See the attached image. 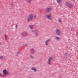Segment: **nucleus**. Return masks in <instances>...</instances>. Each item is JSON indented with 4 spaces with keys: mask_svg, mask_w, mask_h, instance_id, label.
<instances>
[{
    "mask_svg": "<svg viewBox=\"0 0 78 78\" xmlns=\"http://www.w3.org/2000/svg\"><path fill=\"white\" fill-rule=\"evenodd\" d=\"M34 17L35 19H37V16H36V15H34Z\"/></svg>",
    "mask_w": 78,
    "mask_h": 78,
    "instance_id": "nucleus-25",
    "label": "nucleus"
},
{
    "mask_svg": "<svg viewBox=\"0 0 78 78\" xmlns=\"http://www.w3.org/2000/svg\"><path fill=\"white\" fill-rule=\"evenodd\" d=\"M29 28L30 29V30H33L34 28L33 27V25H30L29 26Z\"/></svg>",
    "mask_w": 78,
    "mask_h": 78,
    "instance_id": "nucleus-12",
    "label": "nucleus"
},
{
    "mask_svg": "<svg viewBox=\"0 0 78 78\" xmlns=\"http://www.w3.org/2000/svg\"><path fill=\"white\" fill-rule=\"evenodd\" d=\"M31 31H32V32H33V33H34L35 30H34L32 29Z\"/></svg>",
    "mask_w": 78,
    "mask_h": 78,
    "instance_id": "nucleus-27",
    "label": "nucleus"
},
{
    "mask_svg": "<svg viewBox=\"0 0 78 78\" xmlns=\"http://www.w3.org/2000/svg\"><path fill=\"white\" fill-rule=\"evenodd\" d=\"M68 56H69V54L67 53H65L64 54L63 56L64 58H67Z\"/></svg>",
    "mask_w": 78,
    "mask_h": 78,
    "instance_id": "nucleus-11",
    "label": "nucleus"
},
{
    "mask_svg": "<svg viewBox=\"0 0 78 78\" xmlns=\"http://www.w3.org/2000/svg\"><path fill=\"white\" fill-rule=\"evenodd\" d=\"M4 37L5 38V41H7V36H6V35H4Z\"/></svg>",
    "mask_w": 78,
    "mask_h": 78,
    "instance_id": "nucleus-16",
    "label": "nucleus"
},
{
    "mask_svg": "<svg viewBox=\"0 0 78 78\" xmlns=\"http://www.w3.org/2000/svg\"><path fill=\"white\" fill-rule=\"evenodd\" d=\"M55 32L57 35H60L61 34V31L58 29H57L55 30Z\"/></svg>",
    "mask_w": 78,
    "mask_h": 78,
    "instance_id": "nucleus-5",
    "label": "nucleus"
},
{
    "mask_svg": "<svg viewBox=\"0 0 78 78\" xmlns=\"http://www.w3.org/2000/svg\"><path fill=\"white\" fill-rule=\"evenodd\" d=\"M37 32H38V30H35L34 31V33H37Z\"/></svg>",
    "mask_w": 78,
    "mask_h": 78,
    "instance_id": "nucleus-23",
    "label": "nucleus"
},
{
    "mask_svg": "<svg viewBox=\"0 0 78 78\" xmlns=\"http://www.w3.org/2000/svg\"><path fill=\"white\" fill-rule=\"evenodd\" d=\"M0 76H2V77H5L3 75H2L1 73H0Z\"/></svg>",
    "mask_w": 78,
    "mask_h": 78,
    "instance_id": "nucleus-22",
    "label": "nucleus"
},
{
    "mask_svg": "<svg viewBox=\"0 0 78 78\" xmlns=\"http://www.w3.org/2000/svg\"><path fill=\"white\" fill-rule=\"evenodd\" d=\"M2 72L3 74V75L4 77L6 76L8 74H9V73L8 71L6 69L3 70Z\"/></svg>",
    "mask_w": 78,
    "mask_h": 78,
    "instance_id": "nucleus-2",
    "label": "nucleus"
},
{
    "mask_svg": "<svg viewBox=\"0 0 78 78\" xmlns=\"http://www.w3.org/2000/svg\"><path fill=\"white\" fill-rule=\"evenodd\" d=\"M55 39H57V40H58V41L61 39V38H60L58 37H56Z\"/></svg>",
    "mask_w": 78,
    "mask_h": 78,
    "instance_id": "nucleus-15",
    "label": "nucleus"
},
{
    "mask_svg": "<svg viewBox=\"0 0 78 78\" xmlns=\"http://www.w3.org/2000/svg\"><path fill=\"white\" fill-rule=\"evenodd\" d=\"M33 19V14H30L27 17V22H30Z\"/></svg>",
    "mask_w": 78,
    "mask_h": 78,
    "instance_id": "nucleus-1",
    "label": "nucleus"
},
{
    "mask_svg": "<svg viewBox=\"0 0 78 78\" xmlns=\"http://www.w3.org/2000/svg\"><path fill=\"white\" fill-rule=\"evenodd\" d=\"M76 34L77 36H78V32H77L76 33Z\"/></svg>",
    "mask_w": 78,
    "mask_h": 78,
    "instance_id": "nucleus-31",
    "label": "nucleus"
},
{
    "mask_svg": "<svg viewBox=\"0 0 78 78\" xmlns=\"http://www.w3.org/2000/svg\"><path fill=\"white\" fill-rule=\"evenodd\" d=\"M47 17L49 20H51L53 19V17L51 16V15H48L47 16Z\"/></svg>",
    "mask_w": 78,
    "mask_h": 78,
    "instance_id": "nucleus-7",
    "label": "nucleus"
},
{
    "mask_svg": "<svg viewBox=\"0 0 78 78\" xmlns=\"http://www.w3.org/2000/svg\"><path fill=\"white\" fill-rule=\"evenodd\" d=\"M32 0H27V2L29 3H31V2Z\"/></svg>",
    "mask_w": 78,
    "mask_h": 78,
    "instance_id": "nucleus-20",
    "label": "nucleus"
},
{
    "mask_svg": "<svg viewBox=\"0 0 78 78\" xmlns=\"http://www.w3.org/2000/svg\"><path fill=\"white\" fill-rule=\"evenodd\" d=\"M17 25H16V28L17 29Z\"/></svg>",
    "mask_w": 78,
    "mask_h": 78,
    "instance_id": "nucleus-30",
    "label": "nucleus"
},
{
    "mask_svg": "<svg viewBox=\"0 0 78 78\" xmlns=\"http://www.w3.org/2000/svg\"><path fill=\"white\" fill-rule=\"evenodd\" d=\"M62 0H57V3L58 4L59 6H61V4L62 3Z\"/></svg>",
    "mask_w": 78,
    "mask_h": 78,
    "instance_id": "nucleus-9",
    "label": "nucleus"
},
{
    "mask_svg": "<svg viewBox=\"0 0 78 78\" xmlns=\"http://www.w3.org/2000/svg\"><path fill=\"white\" fill-rule=\"evenodd\" d=\"M19 54H20V51H18L16 53V56H17Z\"/></svg>",
    "mask_w": 78,
    "mask_h": 78,
    "instance_id": "nucleus-18",
    "label": "nucleus"
},
{
    "mask_svg": "<svg viewBox=\"0 0 78 78\" xmlns=\"http://www.w3.org/2000/svg\"><path fill=\"white\" fill-rule=\"evenodd\" d=\"M69 7L70 9L72 8V7H73V4H69Z\"/></svg>",
    "mask_w": 78,
    "mask_h": 78,
    "instance_id": "nucleus-14",
    "label": "nucleus"
},
{
    "mask_svg": "<svg viewBox=\"0 0 78 78\" xmlns=\"http://www.w3.org/2000/svg\"><path fill=\"white\" fill-rule=\"evenodd\" d=\"M52 8L51 7H49L46 9L45 12H49L50 11H52Z\"/></svg>",
    "mask_w": 78,
    "mask_h": 78,
    "instance_id": "nucleus-4",
    "label": "nucleus"
},
{
    "mask_svg": "<svg viewBox=\"0 0 78 78\" xmlns=\"http://www.w3.org/2000/svg\"><path fill=\"white\" fill-rule=\"evenodd\" d=\"M21 34L22 36H27L28 35V34L27 32H23L21 33Z\"/></svg>",
    "mask_w": 78,
    "mask_h": 78,
    "instance_id": "nucleus-8",
    "label": "nucleus"
},
{
    "mask_svg": "<svg viewBox=\"0 0 78 78\" xmlns=\"http://www.w3.org/2000/svg\"><path fill=\"white\" fill-rule=\"evenodd\" d=\"M30 57L31 59H33V56L31 55H30Z\"/></svg>",
    "mask_w": 78,
    "mask_h": 78,
    "instance_id": "nucleus-19",
    "label": "nucleus"
},
{
    "mask_svg": "<svg viewBox=\"0 0 78 78\" xmlns=\"http://www.w3.org/2000/svg\"><path fill=\"white\" fill-rule=\"evenodd\" d=\"M51 41L50 39H48V40H46L45 42V45L47 46L48 45V42H50Z\"/></svg>",
    "mask_w": 78,
    "mask_h": 78,
    "instance_id": "nucleus-6",
    "label": "nucleus"
},
{
    "mask_svg": "<svg viewBox=\"0 0 78 78\" xmlns=\"http://www.w3.org/2000/svg\"><path fill=\"white\" fill-rule=\"evenodd\" d=\"M30 51L32 53H34L35 52V51H34V49L33 48L30 49Z\"/></svg>",
    "mask_w": 78,
    "mask_h": 78,
    "instance_id": "nucleus-13",
    "label": "nucleus"
},
{
    "mask_svg": "<svg viewBox=\"0 0 78 78\" xmlns=\"http://www.w3.org/2000/svg\"><path fill=\"white\" fill-rule=\"evenodd\" d=\"M51 59H53V57H50L48 59V62L49 65H51Z\"/></svg>",
    "mask_w": 78,
    "mask_h": 78,
    "instance_id": "nucleus-3",
    "label": "nucleus"
},
{
    "mask_svg": "<svg viewBox=\"0 0 78 78\" xmlns=\"http://www.w3.org/2000/svg\"><path fill=\"white\" fill-rule=\"evenodd\" d=\"M58 22H61V19H58Z\"/></svg>",
    "mask_w": 78,
    "mask_h": 78,
    "instance_id": "nucleus-26",
    "label": "nucleus"
},
{
    "mask_svg": "<svg viewBox=\"0 0 78 78\" xmlns=\"http://www.w3.org/2000/svg\"><path fill=\"white\" fill-rule=\"evenodd\" d=\"M23 45L24 46V47H27V44H24Z\"/></svg>",
    "mask_w": 78,
    "mask_h": 78,
    "instance_id": "nucleus-28",
    "label": "nucleus"
},
{
    "mask_svg": "<svg viewBox=\"0 0 78 78\" xmlns=\"http://www.w3.org/2000/svg\"><path fill=\"white\" fill-rule=\"evenodd\" d=\"M35 36H38V34H37V33H36L35 34Z\"/></svg>",
    "mask_w": 78,
    "mask_h": 78,
    "instance_id": "nucleus-24",
    "label": "nucleus"
},
{
    "mask_svg": "<svg viewBox=\"0 0 78 78\" xmlns=\"http://www.w3.org/2000/svg\"><path fill=\"white\" fill-rule=\"evenodd\" d=\"M74 29V28H73V27H72L71 28V31H73V30Z\"/></svg>",
    "mask_w": 78,
    "mask_h": 78,
    "instance_id": "nucleus-29",
    "label": "nucleus"
},
{
    "mask_svg": "<svg viewBox=\"0 0 78 78\" xmlns=\"http://www.w3.org/2000/svg\"><path fill=\"white\" fill-rule=\"evenodd\" d=\"M3 59V57L2 56H0V59H1V60H2V59Z\"/></svg>",
    "mask_w": 78,
    "mask_h": 78,
    "instance_id": "nucleus-17",
    "label": "nucleus"
},
{
    "mask_svg": "<svg viewBox=\"0 0 78 78\" xmlns=\"http://www.w3.org/2000/svg\"><path fill=\"white\" fill-rule=\"evenodd\" d=\"M66 5V6H69V2H66V4H65Z\"/></svg>",
    "mask_w": 78,
    "mask_h": 78,
    "instance_id": "nucleus-21",
    "label": "nucleus"
},
{
    "mask_svg": "<svg viewBox=\"0 0 78 78\" xmlns=\"http://www.w3.org/2000/svg\"><path fill=\"white\" fill-rule=\"evenodd\" d=\"M31 70H32L34 72H36L37 71V69H36V68H35L34 67H33L31 68Z\"/></svg>",
    "mask_w": 78,
    "mask_h": 78,
    "instance_id": "nucleus-10",
    "label": "nucleus"
},
{
    "mask_svg": "<svg viewBox=\"0 0 78 78\" xmlns=\"http://www.w3.org/2000/svg\"><path fill=\"white\" fill-rule=\"evenodd\" d=\"M1 42H0V45H1Z\"/></svg>",
    "mask_w": 78,
    "mask_h": 78,
    "instance_id": "nucleus-32",
    "label": "nucleus"
}]
</instances>
